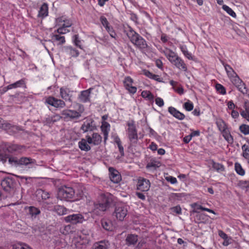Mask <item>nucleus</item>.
<instances>
[{
  "instance_id": "nucleus-1",
  "label": "nucleus",
  "mask_w": 249,
  "mask_h": 249,
  "mask_svg": "<svg viewBox=\"0 0 249 249\" xmlns=\"http://www.w3.org/2000/svg\"><path fill=\"white\" fill-rule=\"evenodd\" d=\"M26 151L24 145L17 144H6L0 146V160L3 163L6 162L7 159L10 164L13 166L25 165L28 168H32L36 165V160L30 158L22 157L18 159L17 157L9 156L8 153L22 154Z\"/></svg>"
},
{
  "instance_id": "nucleus-2",
  "label": "nucleus",
  "mask_w": 249,
  "mask_h": 249,
  "mask_svg": "<svg viewBox=\"0 0 249 249\" xmlns=\"http://www.w3.org/2000/svg\"><path fill=\"white\" fill-rule=\"evenodd\" d=\"M112 199L108 196L102 195L98 202H94L92 208V213L97 216H102L109 208Z\"/></svg>"
},
{
  "instance_id": "nucleus-3",
  "label": "nucleus",
  "mask_w": 249,
  "mask_h": 249,
  "mask_svg": "<svg viewBox=\"0 0 249 249\" xmlns=\"http://www.w3.org/2000/svg\"><path fill=\"white\" fill-rule=\"evenodd\" d=\"M126 35L130 42L140 51H145L148 48L146 41L132 28L129 27Z\"/></svg>"
},
{
  "instance_id": "nucleus-4",
  "label": "nucleus",
  "mask_w": 249,
  "mask_h": 249,
  "mask_svg": "<svg viewBox=\"0 0 249 249\" xmlns=\"http://www.w3.org/2000/svg\"><path fill=\"white\" fill-rule=\"evenodd\" d=\"M57 197L60 200L67 201H73L77 199L74 189L66 185L59 188Z\"/></svg>"
},
{
  "instance_id": "nucleus-5",
  "label": "nucleus",
  "mask_w": 249,
  "mask_h": 249,
  "mask_svg": "<svg viewBox=\"0 0 249 249\" xmlns=\"http://www.w3.org/2000/svg\"><path fill=\"white\" fill-rule=\"evenodd\" d=\"M164 54L168 60L176 68L184 71H187V67L184 61L175 52L168 50L164 52Z\"/></svg>"
},
{
  "instance_id": "nucleus-6",
  "label": "nucleus",
  "mask_w": 249,
  "mask_h": 249,
  "mask_svg": "<svg viewBox=\"0 0 249 249\" xmlns=\"http://www.w3.org/2000/svg\"><path fill=\"white\" fill-rule=\"evenodd\" d=\"M127 125L128 126L127 133L130 142V145L135 146L138 141V136L134 121L132 120L128 122Z\"/></svg>"
},
{
  "instance_id": "nucleus-7",
  "label": "nucleus",
  "mask_w": 249,
  "mask_h": 249,
  "mask_svg": "<svg viewBox=\"0 0 249 249\" xmlns=\"http://www.w3.org/2000/svg\"><path fill=\"white\" fill-rule=\"evenodd\" d=\"M16 182L11 178H6L1 181V186L3 189L10 195L14 194L16 190Z\"/></svg>"
},
{
  "instance_id": "nucleus-8",
  "label": "nucleus",
  "mask_w": 249,
  "mask_h": 249,
  "mask_svg": "<svg viewBox=\"0 0 249 249\" xmlns=\"http://www.w3.org/2000/svg\"><path fill=\"white\" fill-rule=\"evenodd\" d=\"M64 220L66 222L70 223L73 225L82 224L86 221L84 215L79 213L70 214L65 217Z\"/></svg>"
},
{
  "instance_id": "nucleus-9",
  "label": "nucleus",
  "mask_w": 249,
  "mask_h": 249,
  "mask_svg": "<svg viewBox=\"0 0 249 249\" xmlns=\"http://www.w3.org/2000/svg\"><path fill=\"white\" fill-rule=\"evenodd\" d=\"M127 212L126 206L123 205L117 206L115 207L113 215L115 216L118 220L123 221L126 216Z\"/></svg>"
},
{
  "instance_id": "nucleus-10",
  "label": "nucleus",
  "mask_w": 249,
  "mask_h": 249,
  "mask_svg": "<svg viewBox=\"0 0 249 249\" xmlns=\"http://www.w3.org/2000/svg\"><path fill=\"white\" fill-rule=\"evenodd\" d=\"M45 103L56 108H63L65 107V102L61 99H58L53 96L48 97L45 101Z\"/></svg>"
},
{
  "instance_id": "nucleus-11",
  "label": "nucleus",
  "mask_w": 249,
  "mask_h": 249,
  "mask_svg": "<svg viewBox=\"0 0 249 249\" xmlns=\"http://www.w3.org/2000/svg\"><path fill=\"white\" fill-rule=\"evenodd\" d=\"M233 84L237 88L238 90L243 94H248V90L246 88L245 84L239 78L238 76L236 74V76L232 80Z\"/></svg>"
},
{
  "instance_id": "nucleus-12",
  "label": "nucleus",
  "mask_w": 249,
  "mask_h": 249,
  "mask_svg": "<svg viewBox=\"0 0 249 249\" xmlns=\"http://www.w3.org/2000/svg\"><path fill=\"white\" fill-rule=\"evenodd\" d=\"M150 187V181L144 178H140L138 179L137 188V189L142 192H146Z\"/></svg>"
},
{
  "instance_id": "nucleus-13",
  "label": "nucleus",
  "mask_w": 249,
  "mask_h": 249,
  "mask_svg": "<svg viewBox=\"0 0 249 249\" xmlns=\"http://www.w3.org/2000/svg\"><path fill=\"white\" fill-rule=\"evenodd\" d=\"M96 127L94 124V121L92 119H87L83 124L81 126L80 129L83 133L88 131H92L96 129Z\"/></svg>"
},
{
  "instance_id": "nucleus-14",
  "label": "nucleus",
  "mask_w": 249,
  "mask_h": 249,
  "mask_svg": "<svg viewBox=\"0 0 249 249\" xmlns=\"http://www.w3.org/2000/svg\"><path fill=\"white\" fill-rule=\"evenodd\" d=\"M61 114L64 119H77L81 116L80 112L71 109H64L61 111Z\"/></svg>"
},
{
  "instance_id": "nucleus-15",
  "label": "nucleus",
  "mask_w": 249,
  "mask_h": 249,
  "mask_svg": "<svg viewBox=\"0 0 249 249\" xmlns=\"http://www.w3.org/2000/svg\"><path fill=\"white\" fill-rule=\"evenodd\" d=\"M109 178L112 182L118 183L121 180V175L120 173L113 167H109Z\"/></svg>"
},
{
  "instance_id": "nucleus-16",
  "label": "nucleus",
  "mask_w": 249,
  "mask_h": 249,
  "mask_svg": "<svg viewBox=\"0 0 249 249\" xmlns=\"http://www.w3.org/2000/svg\"><path fill=\"white\" fill-rule=\"evenodd\" d=\"M72 91H71L69 88L66 87H61L60 89V96L63 99L65 100L66 101H68L70 102H72Z\"/></svg>"
},
{
  "instance_id": "nucleus-17",
  "label": "nucleus",
  "mask_w": 249,
  "mask_h": 249,
  "mask_svg": "<svg viewBox=\"0 0 249 249\" xmlns=\"http://www.w3.org/2000/svg\"><path fill=\"white\" fill-rule=\"evenodd\" d=\"M132 79L129 76L125 77L124 81V86L125 89L128 90L130 93L134 94L137 91V88L132 86Z\"/></svg>"
},
{
  "instance_id": "nucleus-18",
  "label": "nucleus",
  "mask_w": 249,
  "mask_h": 249,
  "mask_svg": "<svg viewBox=\"0 0 249 249\" xmlns=\"http://www.w3.org/2000/svg\"><path fill=\"white\" fill-rule=\"evenodd\" d=\"M62 50L71 57H77L79 55V51L71 46H65L62 47Z\"/></svg>"
},
{
  "instance_id": "nucleus-19",
  "label": "nucleus",
  "mask_w": 249,
  "mask_h": 249,
  "mask_svg": "<svg viewBox=\"0 0 249 249\" xmlns=\"http://www.w3.org/2000/svg\"><path fill=\"white\" fill-rule=\"evenodd\" d=\"M92 90V88H89L88 89L82 91L79 95V99L80 101L83 103L89 102L90 94Z\"/></svg>"
},
{
  "instance_id": "nucleus-20",
  "label": "nucleus",
  "mask_w": 249,
  "mask_h": 249,
  "mask_svg": "<svg viewBox=\"0 0 249 249\" xmlns=\"http://www.w3.org/2000/svg\"><path fill=\"white\" fill-rule=\"evenodd\" d=\"M168 111L169 112L172 114L174 117L179 120H182L185 118V115L179 112L178 110L176 109L175 107H168Z\"/></svg>"
},
{
  "instance_id": "nucleus-21",
  "label": "nucleus",
  "mask_w": 249,
  "mask_h": 249,
  "mask_svg": "<svg viewBox=\"0 0 249 249\" xmlns=\"http://www.w3.org/2000/svg\"><path fill=\"white\" fill-rule=\"evenodd\" d=\"M23 87L26 88V82L24 79H22L19 81H18L14 83L9 85L7 86V89H12L17 88Z\"/></svg>"
},
{
  "instance_id": "nucleus-22",
  "label": "nucleus",
  "mask_w": 249,
  "mask_h": 249,
  "mask_svg": "<svg viewBox=\"0 0 249 249\" xmlns=\"http://www.w3.org/2000/svg\"><path fill=\"white\" fill-rule=\"evenodd\" d=\"M126 244L128 246L134 245L138 241V236L136 234H128L125 239Z\"/></svg>"
},
{
  "instance_id": "nucleus-23",
  "label": "nucleus",
  "mask_w": 249,
  "mask_h": 249,
  "mask_svg": "<svg viewBox=\"0 0 249 249\" xmlns=\"http://www.w3.org/2000/svg\"><path fill=\"white\" fill-rule=\"evenodd\" d=\"M54 211L59 215H63L68 213L69 210L63 206L56 205L54 207Z\"/></svg>"
},
{
  "instance_id": "nucleus-24",
  "label": "nucleus",
  "mask_w": 249,
  "mask_h": 249,
  "mask_svg": "<svg viewBox=\"0 0 249 249\" xmlns=\"http://www.w3.org/2000/svg\"><path fill=\"white\" fill-rule=\"evenodd\" d=\"M48 4L44 3L40 7L38 11V17L44 18L48 16Z\"/></svg>"
},
{
  "instance_id": "nucleus-25",
  "label": "nucleus",
  "mask_w": 249,
  "mask_h": 249,
  "mask_svg": "<svg viewBox=\"0 0 249 249\" xmlns=\"http://www.w3.org/2000/svg\"><path fill=\"white\" fill-rule=\"evenodd\" d=\"M216 124L221 132L228 130L227 124L223 119L221 118L217 119Z\"/></svg>"
},
{
  "instance_id": "nucleus-26",
  "label": "nucleus",
  "mask_w": 249,
  "mask_h": 249,
  "mask_svg": "<svg viewBox=\"0 0 249 249\" xmlns=\"http://www.w3.org/2000/svg\"><path fill=\"white\" fill-rule=\"evenodd\" d=\"M238 186L246 193H249V180H241L238 182Z\"/></svg>"
},
{
  "instance_id": "nucleus-27",
  "label": "nucleus",
  "mask_w": 249,
  "mask_h": 249,
  "mask_svg": "<svg viewBox=\"0 0 249 249\" xmlns=\"http://www.w3.org/2000/svg\"><path fill=\"white\" fill-rule=\"evenodd\" d=\"M160 166V161H157L155 159H152L149 162H148L146 166V168L149 169H156L157 168Z\"/></svg>"
},
{
  "instance_id": "nucleus-28",
  "label": "nucleus",
  "mask_w": 249,
  "mask_h": 249,
  "mask_svg": "<svg viewBox=\"0 0 249 249\" xmlns=\"http://www.w3.org/2000/svg\"><path fill=\"white\" fill-rule=\"evenodd\" d=\"M79 148L82 151H89L90 150V146L87 143L86 140L82 139L78 142Z\"/></svg>"
},
{
  "instance_id": "nucleus-29",
  "label": "nucleus",
  "mask_w": 249,
  "mask_h": 249,
  "mask_svg": "<svg viewBox=\"0 0 249 249\" xmlns=\"http://www.w3.org/2000/svg\"><path fill=\"white\" fill-rule=\"evenodd\" d=\"M53 41L57 42V45H62L65 43V38L60 34H54L52 36Z\"/></svg>"
},
{
  "instance_id": "nucleus-30",
  "label": "nucleus",
  "mask_w": 249,
  "mask_h": 249,
  "mask_svg": "<svg viewBox=\"0 0 249 249\" xmlns=\"http://www.w3.org/2000/svg\"><path fill=\"white\" fill-rule=\"evenodd\" d=\"M36 195L38 197H41L43 200H46L50 197V193L42 189L37 190Z\"/></svg>"
},
{
  "instance_id": "nucleus-31",
  "label": "nucleus",
  "mask_w": 249,
  "mask_h": 249,
  "mask_svg": "<svg viewBox=\"0 0 249 249\" xmlns=\"http://www.w3.org/2000/svg\"><path fill=\"white\" fill-rule=\"evenodd\" d=\"M108 242H105V241H100L94 244L92 249H107Z\"/></svg>"
},
{
  "instance_id": "nucleus-32",
  "label": "nucleus",
  "mask_w": 249,
  "mask_h": 249,
  "mask_svg": "<svg viewBox=\"0 0 249 249\" xmlns=\"http://www.w3.org/2000/svg\"><path fill=\"white\" fill-rule=\"evenodd\" d=\"M13 126L7 122L3 120L0 117V128L4 130H8L12 128Z\"/></svg>"
},
{
  "instance_id": "nucleus-33",
  "label": "nucleus",
  "mask_w": 249,
  "mask_h": 249,
  "mask_svg": "<svg viewBox=\"0 0 249 249\" xmlns=\"http://www.w3.org/2000/svg\"><path fill=\"white\" fill-rule=\"evenodd\" d=\"M102 227L106 231L112 230V224L110 221L107 219H102L101 221Z\"/></svg>"
},
{
  "instance_id": "nucleus-34",
  "label": "nucleus",
  "mask_w": 249,
  "mask_h": 249,
  "mask_svg": "<svg viewBox=\"0 0 249 249\" xmlns=\"http://www.w3.org/2000/svg\"><path fill=\"white\" fill-rule=\"evenodd\" d=\"M72 41L74 44L81 50L83 49L82 45V41L80 40L78 35H75L73 36Z\"/></svg>"
},
{
  "instance_id": "nucleus-35",
  "label": "nucleus",
  "mask_w": 249,
  "mask_h": 249,
  "mask_svg": "<svg viewBox=\"0 0 249 249\" xmlns=\"http://www.w3.org/2000/svg\"><path fill=\"white\" fill-rule=\"evenodd\" d=\"M141 95L144 98H146L149 101H153L154 96L150 91L143 90L142 92Z\"/></svg>"
},
{
  "instance_id": "nucleus-36",
  "label": "nucleus",
  "mask_w": 249,
  "mask_h": 249,
  "mask_svg": "<svg viewBox=\"0 0 249 249\" xmlns=\"http://www.w3.org/2000/svg\"><path fill=\"white\" fill-rule=\"evenodd\" d=\"M93 144L94 145L99 144L102 141L101 136L97 133H93L92 135Z\"/></svg>"
},
{
  "instance_id": "nucleus-37",
  "label": "nucleus",
  "mask_w": 249,
  "mask_h": 249,
  "mask_svg": "<svg viewBox=\"0 0 249 249\" xmlns=\"http://www.w3.org/2000/svg\"><path fill=\"white\" fill-rule=\"evenodd\" d=\"M225 70L227 73V74L229 77L234 78L236 76V73L233 71L232 68L229 65L225 64L224 65Z\"/></svg>"
},
{
  "instance_id": "nucleus-38",
  "label": "nucleus",
  "mask_w": 249,
  "mask_h": 249,
  "mask_svg": "<svg viewBox=\"0 0 249 249\" xmlns=\"http://www.w3.org/2000/svg\"><path fill=\"white\" fill-rule=\"evenodd\" d=\"M29 213L32 216L35 217L37 215L40 214V211L35 207L30 206L29 207Z\"/></svg>"
},
{
  "instance_id": "nucleus-39",
  "label": "nucleus",
  "mask_w": 249,
  "mask_h": 249,
  "mask_svg": "<svg viewBox=\"0 0 249 249\" xmlns=\"http://www.w3.org/2000/svg\"><path fill=\"white\" fill-rule=\"evenodd\" d=\"M235 170L236 173L240 176H244L245 174V170L243 169L241 164L238 162L235 163Z\"/></svg>"
},
{
  "instance_id": "nucleus-40",
  "label": "nucleus",
  "mask_w": 249,
  "mask_h": 249,
  "mask_svg": "<svg viewBox=\"0 0 249 249\" xmlns=\"http://www.w3.org/2000/svg\"><path fill=\"white\" fill-rule=\"evenodd\" d=\"M222 135L224 139L229 142H233V138L231 135L229 131L228 130L222 132Z\"/></svg>"
},
{
  "instance_id": "nucleus-41",
  "label": "nucleus",
  "mask_w": 249,
  "mask_h": 249,
  "mask_svg": "<svg viewBox=\"0 0 249 249\" xmlns=\"http://www.w3.org/2000/svg\"><path fill=\"white\" fill-rule=\"evenodd\" d=\"M180 49L183 54L189 60H193V57L191 53H189L186 46H181Z\"/></svg>"
},
{
  "instance_id": "nucleus-42",
  "label": "nucleus",
  "mask_w": 249,
  "mask_h": 249,
  "mask_svg": "<svg viewBox=\"0 0 249 249\" xmlns=\"http://www.w3.org/2000/svg\"><path fill=\"white\" fill-rule=\"evenodd\" d=\"M222 9L232 17L235 18L236 17L235 13L228 6L223 5L222 6Z\"/></svg>"
},
{
  "instance_id": "nucleus-43",
  "label": "nucleus",
  "mask_w": 249,
  "mask_h": 249,
  "mask_svg": "<svg viewBox=\"0 0 249 249\" xmlns=\"http://www.w3.org/2000/svg\"><path fill=\"white\" fill-rule=\"evenodd\" d=\"M240 131L244 135L249 134V125L245 124H242L239 126Z\"/></svg>"
},
{
  "instance_id": "nucleus-44",
  "label": "nucleus",
  "mask_w": 249,
  "mask_h": 249,
  "mask_svg": "<svg viewBox=\"0 0 249 249\" xmlns=\"http://www.w3.org/2000/svg\"><path fill=\"white\" fill-rule=\"evenodd\" d=\"M12 249H32L30 247L25 244L17 243L12 246Z\"/></svg>"
},
{
  "instance_id": "nucleus-45",
  "label": "nucleus",
  "mask_w": 249,
  "mask_h": 249,
  "mask_svg": "<svg viewBox=\"0 0 249 249\" xmlns=\"http://www.w3.org/2000/svg\"><path fill=\"white\" fill-rule=\"evenodd\" d=\"M183 107L188 111H191L193 109V104L190 101L185 102L183 105Z\"/></svg>"
},
{
  "instance_id": "nucleus-46",
  "label": "nucleus",
  "mask_w": 249,
  "mask_h": 249,
  "mask_svg": "<svg viewBox=\"0 0 249 249\" xmlns=\"http://www.w3.org/2000/svg\"><path fill=\"white\" fill-rule=\"evenodd\" d=\"M192 207L194 208L193 212L196 213H199L198 210H201L204 211V207L202 206L197 204L196 203H195L192 205Z\"/></svg>"
},
{
  "instance_id": "nucleus-47",
  "label": "nucleus",
  "mask_w": 249,
  "mask_h": 249,
  "mask_svg": "<svg viewBox=\"0 0 249 249\" xmlns=\"http://www.w3.org/2000/svg\"><path fill=\"white\" fill-rule=\"evenodd\" d=\"M67 28L64 27L63 25L58 28L56 31H55L54 32H57L58 34L60 35L65 34L67 33H68L70 31L66 29Z\"/></svg>"
},
{
  "instance_id": "nucleus-48",
  "label": "nucleus",
  "mask_w": 249,
  "mask_h": 249,
  "mask_svg": "<svg viewBox=\"0 0 249 249\" xmlns=\"http://www.w3.org/2000/svg\"><path fill=\"white\" fill-rule=\"evenodd\" d=\"M216 89L217 91L222 94H225L226 93V89L221 84H217L215 86Z\"/></svg>"
},
{
  "instance_id": "nucleus-49",
  "label": "nucleus",
  "mask_w": 249,
  "mask_h": 249,
  "mask_svg": "<svg viewBox=\"0 0 249 249\" xmlns=\"http://www.w3.org/2000/svg\"><path fill=\"white\" fill-rule=\"evenodd\" d=\"M213 167L218 171H222L224 170V167L223 165L215 162H213Z\"/></svg>"
},
{
  "instance_id": "nucleus-50",
  "label": "nucleus",
  "mask_w": 249,
  "mask_h": 249,
  "mask_svg": "<svg viewBox=\"0 0 249 249\" xmlns=\"http://www.w3.org/2000/svg\"><path fill=\"white\" fill-rule=\"evenodd\" d=\"M106 30L109 34L110 36L112 38H115L116 36V34L114 32L113 29V28L111 26L106 27Z\"/></svg>"
},
{
  "instance_id": "nucleus-51",
  "label": "nucleus",
  "mask_w": 249,
  "mask_h": 249,
  "mask_svg": "<svg viewBox=\"0 0 249 249\" xmlns=\"http://www.w3.org/2000/svg\"><path fill=\"white\" fill-rule=\"evenodd\" d=\"M170 210L172 213L178 214L181 213V209L179 205L172 207L171 208Z\"/></svg>"
},
{
  "instance_id": "nucleus-52",
  "label": "nucleus",
  "mask_w": 249,
  "mask_h": 249,
  "mask_svg": "<svg viewBox=\"0 0 249 249\" xmlns=\"http://www.w3.org/2000/svg\"><path fill=\"white\" fill-rule=\"evenodd\" d=\"M100 20L102 25L106 29V27H109V22H108L107 18L104 16H102L100 18Z\"/></svg>"
},
{
  "instance_id": "nucleus-53",
  "label": "nucleus",
  "mask_w": 249,
  "mask_h": 249,
  "mask_svg": "<svg viewBox=\"0 0 249 249\" xmlns=\"http://www.w3.org/2000/svg\"><path fill=\"white\" fill-rule=\"evenodd\" d=\"M240 114L243 118L249 122V112L243 110L241 109Z\"/></svg>"
},
{
  "instance_id": "nucleus-54",
  "label": "nucleus",
  "mask_w": 249,
  "mask_h": 249,
  "mask_svg": "<svg viewBox=\"0 0 249 249\" xmlns=\"http://www.w3.org/2000/svg\"><path fill=\"white\" fill-rule=\"evenodd\" d=\"M156 104L160 107L164 105V101L160 97H157L155 99Z\"/></svg>"
},
{
  "instance_id": "nucleus-55",
  "label": "nucleus",
  "mask_w": 249,
  "mask_h": 249,
  "mask_svg": "<svg viewBox=\"0 0 249 249\" xmlns=\"http://www.w3.org/2000/svg\"><path fill=\"white\" fill-rule=\"evenodd\" d=\"M166 180L170 182L171 184H175L177 182V180L176 178L169 176L166 178Z\"/></svg>"
},
{
  "instance_id": "nucleus-56",
  "label": "nucleus",
  "mask_w": 249,
  "mask_h": 249,
  "mask_svg": "<svg viewBox=\"0 0 249 249\" xmlns=\"http://www.w3.org/2000/svg\"><path fill=\"white\" fill-rule=\"evenodd\" d=\"M63 21H64V23L63 24V25L67 28V27H70L72 25V22L71 21L69 20V19H66V20H64L63 19Z\"/></svg>"
},
{
  "instance_id": "nucleus-57",
  "label": "nucleus",
  "mask_w": 249,
  "mask_h": 249,
  "mask_svg": "<svg viewBox=\"0 0 249 249\" xmlns=\"http://www.w3.org/2000/svg\"><path fill=\"white\" fill-rule=\"evenodd\" d=\"M143 74L145 75L146 77L151 79L152 77L153 76V75L154 73L151 72L148 70H144L143 71Z\"/></svg>"
},
{
  "instance_id": "nucleus-58",
  "label": "nucleus",
  "mask_w": 249,
  "mask_h": 249,
  "mask_svg": "<svg viewBox=\"0 0 249 249\" xmlns=\"http://www.w3.org/2000/svg\"><path fill=\"white\" fill-rule=\"evenodd\" d=\"M109 130V128H108V129H104V128L102 129V131L103 132L105 142H106V141L107 139Z\"/></svg>"
},
{
  "instance_id": "nucleus-59",
  "label": "nucleus",
  "mask_w": 249,
  "mask_h": 249,
  "mask_svg": "<svg viewBox=\"0 0 249 249\" xmlns=\"http://www.w3.org/2000/svg\"><path fill=\"white\" fill-rule=\"evenodd\" d=\"M228 107L230 109H234V108H237V107L234 104L232 101H230L228 103Z\"/></svg>"
},
{
  "instance_id": "nucleus-60",
  "label": "nucleus",
  "mask_w": 249,
  "mask_h": 249,
  "mask_svg": "<svg viewBox=\"0 0 249 249\" xmlns=\"http://www.w3.org/2000/svg\"><path fill=\"white\" fill-rule=\"evenodd\" d=\"M152 79L155 80L159 82H163L162 79L160 78L158 75L153 74Z\"/></svg>"
},
{
  "instance_id": "nucleus-61",
  "label": "nucleus",
  "mask_w": 249,
  "mask_h": 249,
  "mask_svg": "<svg viewBox=\"0 0 249 249\" xmlns=\"http://www.w3.org/2000/svg\"><path fill=\"white\" fill-rule=\"evenodd\" d=\"M192 138V136H191L190 134L189 135L186 136L183 138V142L185 143H188L191 141Z\"/></svg>"
},
{
  "instance_id": "nucleus-62",
  "label": "nucleus",
  "mask_w": 249,
  "mask_h": 249,
  "mask_svg": "<svg viewBox=\"0 0 249 249\" xmlns=\"http://www.w3.org/2000/svg\"><path fill=\"white\" fill-rule=\"evenodd\" d=\"M231 115L234 119H236L239 117V113L237 111L234 109L232 110Z\"/></svg>"
},
{
  "instance_id": "nucleus-63",
  "label": "nucleus",
  "mask_w": 249,
  "mask_h": 249,
  "mask_svg": "<svg viewBox=\"0 0 249 249\" xmlns=\"http://www.w3.org/2000/svg\"><path fill=\"white\" fill-rule=\"evenodd\" d=\"M219 235L223 239L225 240H227L228 238V236L227 234H226L224 232L222 231H219Z\"/></svg>"
},
{
  "instance_id": "nucleus-64",
  "label": "nucleus",
  "mask_w": 249,
  "mask_h": 249,
  "mask_svg": "<svg viewBox=\"0 0 249 249\" xmlns=\"http://www.w3.org/2000/svg\"><path fill=\"white\" fill-rule=\"evenodd\" d=\"M243 156L246 159L249 158V146L247 147V149L243 152Z\"/></svg>"
}]
</instances>
